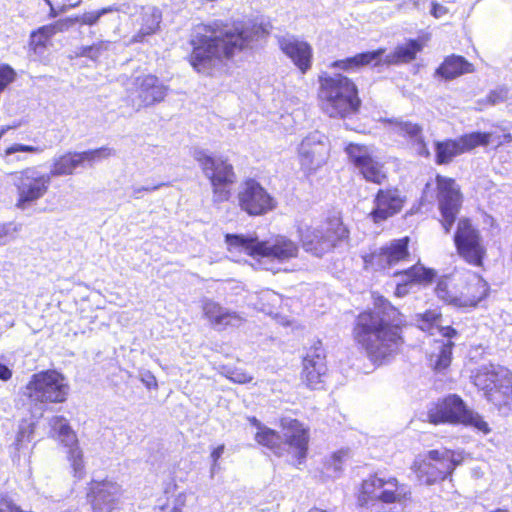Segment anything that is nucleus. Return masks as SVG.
<instances>
[{"label": "nucleus", "mask_w": 512, "mask_h": 512, "mask_svg": "<svg viewBox=\"0 0 512 512\" xmlns=\"http://www.w3.org/2000/svg\"><path fill=\"white\" fill-rule=\"evenodd\" d=\"M257 34L255 26L240 21L223 23L217 20L208 25H199L191 35L189 62L198 73L210 74L224 58H231L235 53L249 48Z\"/></svg>", "instance_id": "1"}, {"label": "nucleus", "mask_w": 512, "mask_h": 512, "mask_svg": "<svg viewBox=\"0 0 512 512\" xmlns=\"http://www.w3.org/2000/svg\"><path fill=\"white\" fill-rule=\"evenodd\" d=\"M401 322L399 311L379 299L373 309L357 316L353 338L373 364L383 365L394 359L404 344Z\"/></svg>", "instance_id": "2"}, {"label": "nucleus", "mask_w": 512, "mask_h": 512, "mask_svg": "<svg viewBox=\"0 0 512 512\" xmlns=\"http://www.w3.org/2000/svg\"><path fill=\"white\" fill-rule=\"evenodd\" d=\"M225 242L231 253L243 252L250 255L265 270L274 273L281 270V264L296 258L299 252L298 245L282 235L262 241L250 235L226 234Z\"/></svg>", "instance_id": "3"}, {"label": "nucleus", "mask_w": 512, "mask_h": 512, "mask_svg": "<svg viewBox=\"0 0 512 512\" xmlns=\"http://www.w3.org/2000/svg\"><path fill=\"white\" fill-rule=\"evenodd\" d=\"M319 103L322 111L333 118H346L356 114L361 100L355 83L342 74L319 77Z\"/></svg>", "instance_id": "4"}, {"label": "nucleus", "mask_w": 512, "mask_h": 512, "mask_svg": "<svg viewBox=\"0 0 512 512\" xmlns=\"http://www.w3.org/2000/svg\"><path fill=\"white\" fill-rule=\"evenodd\" d=\"M284 429V439L280 434L270 428H260L255 435L258 444L268 448L275 455L282 456L285 452L299 460L306 457L308 445V431L296 419L284 418L281 421Z\"/></svg>", "instance_id": "5"}, {"label": "nucleus", "mask_w": 512, "mask_h": 512, "mask_svg": "<svg viewBox=\"0 0 512 512\" xmlns=\"http://www.w3.org/2000/svg\"><path fill=\"white\" fill-rule=\"evenodd\" d=\"M297 232L303 249L317 257H322L349 236L342 220L335 216L319 224L301 222Z\"/></svg>", "instance_id": "6"}, {"label": "nucleus", "mask_w": 512, "mask_h": 512, "mask_svg": "<svg viewBox=\"0 0 512 512\" xmlns=\"http://www.w3.org/2000/svg\"><path fill=\"white\" fill-rule=\"evenodd\" d=\"M422 50V44L418 40H409L403 45H399L389 54H385L384 48L374 51H367L356 54L346 59L337 60L332 63V67L344 71H357L365 66H379L381 64L396 65L408 63L416 58V54Z\"/></svg>", "instance_id": "7"}, {"label": "nucleus", "mask_w": 512, "mask_h": 512, "mask_svg": "<svg viewBox=\"0 0 512 512\" xmlns=\"http://www.w3.org/2000/svg\"><path fill=\"white\" fill-rule=\"evenodd\" d=\"M487 401L501 408L512 402V373L501 365H483L473 377Z\"/></svg>", "instance_id": "8"}, {"label": "nucleus", "mask_w": 512, "mask_h": 512, "mask_svg": "<svg viewBox=\"0 0 512 512\" xmlns=\"http://www.w3.org/2000/svg\"><path fill=\"white\" fill-rule=\"evenodd\" d=\"M428 418L434 424L462 423L473 426L485 434L490 431L483 418L478 413L469 410L464 401L455 394L449 395L433 405L428 410Z\"/></svg>", "instance_id": "9"}, {"label": "nucleus", "mask_w": 512, "mask_h": 512, "mask_svg": "<svg viewBox=\"0 0 512 512\" xmlns=\"http://www.w3.org/2000/svg\"><path fill=\"white\" fill-rule=\"evenodd\" d=\"M16 188V206L25 210L44 197L51 185V175L43 172L38 166L26 167L11 174Z\"/></svg>", "instance_id": "10"}, {"label": "nucleus", "mask_w": 512, "mask_h": 512, "mask_svg": "<svg viewBox=\"0 0 512 512\" xmlns=\"http://www.w3.org/2000/svg\"><path fill=\"white\" fill-rule=\"evenodd\" d=\"M194 158L213 188V201L224 202L229 199L230 186L236 181L233 166L221 156H211L204 151H196Z\"/></svg>", "instance_id": "11"}, {"label": "nucleus", "mask_w": 512, "mask_h": 512, "mask_svg": "<svg viewBox=\"0 0 512 512\" xmlns=\"http://www.w3.org/2000/svg\"><path fill=\"white\" fill-rule=\"evenodd\" d=\"M168 90V86L152 74L134 77L126 87L128 101L136 112L164 101Z\"/></svg>", "instance_id": "12"}, {"label": "nucleus", "mask_w": 512, "mask_h": 512, "mask_svg": "<svg viewBox=\"0 0 512 512\" xmlns=\"http://www.w3.org/2000/svg\"><path fill=\"white\" fill-rule=\"evenodd\" d=\"M458 463L454 452L450 450H430L425 457L415 460L413 468L419 481L431 485L444 480Z\"/></svg>", "instance_id": "13"}, {"label": "nucleus", "mask_w": 512, "mask_h": 512, "mask_svg": "<svg viewBox=\"0 0 512 512\" xmlns=\"http://www.w3.org/2000/svg\"><path fill=\"white\" fill-rule=\"evenodd\" d=\"M68 389L63 375L54 370L34 374L27 385L28 397L40 403L64 402Z\"/></svg>", "instance_id": "14"}, {"label": "nucleus", "mask_w": 512, "mask_h": 512, "mask_svg": "<svg viewBox=\"0 0 512 512\" xmlns=\"http://www.w3.org/2000/svg\"><path fill=\"white\" fill-rule=\"evenodd\" d=\"M360 501L379 500L383 503H401L410 495L405 485H400L396 478L388 479L371 476L362 483Z\"/></svg>", "instance_id": "15"}, {"label": "nucleus", "mask_w": 512, "mask_h": 512, "mask_svg": "<svg viewBox=\"0 0 512 512\" xmlns=\"http://www.w3.org/2000/svg\"><path fill=\"white\" fill-rule=\"evenodd\" d=\"M409 238L394 239L385 245L375 248L368 254L363 255L365 268L375 271L385 270L393 267L409 257Z\"/></svg>", "instance_id": "16"}, {"label": "nucleus", "mask_w": 512, "mask_h": 512, "mask_svg": "<svg viewBox=\"0 0 512 512\" xmlns=\"http://www.w3.org/2000/svg\"><path fill=\"white\" fill-rule=\"evenodd\" d=\"M238 201L240 208L251 216L264 215L276 207L275 199L253 179L241 185Z\"/></svg>", "instance_id": "17"}, {"label": "nucleus", "mask_w": 512, "mask_h": 512, "mask_svg": "<svg viewBox=\"0 0 512 512\" xmlns=\"http://www.w3.org/2000/svg\"><path fill=\"white\" fill-rule=\"evenodd\" d=\"M438 203L442 216L441 224L448 234L456 220L461 207V195L455 181L437 176Z\"/></svg>", "instance_id": "18"}, {"label": "nucleus", "mask_w": 512, "mask_h": 512, "mask_svg": "<svg viewBox=\"0 0 512 512\" xmlns=\"http://www.w3.org/2000/svg\"><path fill=\"white\" fill-rule=\"evenodd\" d=\"M451 286V279H442L437 283L435 292L438 298L456 306H476L489 290L488 283L479 277H475V283L467 288L465 294L458 295L451 290Z\"/></svg>", "instance_id": "19"}, {"label": "nucleus", "mask_w": 512, "mask_h": 512, "mask_svg": "<svg viewBox=\"0 0 512 512\" xmlns=\"http://www.w3.org/2000/svg\"><path fill=\"white\" fill-rule=\"evenodd\" d=\"M50 426L57 434L61 443L67 448V459L70 462L74 477L82 478L84 475L83 452L78 445L76 434L72 431L66 419L54 416L50 419Z\"/></svg>", "instance_id": "20"}, {"label": "nucleus", "mask_w": 512, "mask_h": 512, "mask_svg": "<svg viewBox=\"0 0 512 512\" xmlns=\"http://www.w3.org/2000/svg\"><path fill=\"white\" fill-rule=\"evenodd\" d=\"M459 254L470 264L480 266L485 250L480 243V236L468 219H460L454 236Z\"/></svg>", "instance_id": "21"}, {"label": "nucleus", "mask_w": 512, "mask_h": 512, "mask_svg": "<svg viewBox=\"0 0 512 512\" xmlns=\"http://www.w3.org/2000/svg\"><path fill=\"white\" fill-rule=\"evenodd\" d=\"M350 161L366 181L382 184L386 179L383 164L375 160L366 146L350 144L346 148Z\"/></svg>", "instance_id": "22"}, {"label": "nucleus", "mask_w": 512, "mask_h": 512, "mask_svg": "<svg viewBox=\"0 0 512 512\" xmlns=\"http://www.w3.org/2000/svg\"><path fill=\"white\" fill-rule=\"evenodd\" d=\"M328 152L326 137L322 133L315 131L309 134L299 146L302 168L310 172L321 167L328 157Z\"/></svg>", "instance_id": "23"}, {"label": "nucleus", "mask_w": 512, "mask_h": 512, "mask_svg": "<svg viewBox=\"0 0 512 512\" xmlns=\"http://www.w3.org/2000/svg\"><path fill=\"white\" fill-rule=\"evenodd\" d=\"M405 200V196L397 188L379 189L373 201L374 208L369 216L374 223H381L398 214Z\"/></svg>", "instance_id": "24"}, {"label": "nucleus", "mask_w": 512, "mask_h": 512, "mask_svg": "<svg viewBox=\"0 0 512 512\" xmlns=\"http://www.w3.org/2000/svg\"><path fill=\"white\" fill-rule=\"evenodd\" d=\"M327 367L324 349L320 342L309 349L303 358V369L301 379L311 389H318L323 383Z\"/></svg>", "instance_id": "25"}, {"label": "nucleus", "mask_w": 512, "mask_h": 512, "mask_svg": "<svg viewBox=\"0 0 512 512\" xmlns=\"http://www.w3.org/2000/svg\"><path fill=\"white\" fill-rule=\"evenodd\" d=\"M279 47L302 73L311 68L312 47L307 42L294 36H285L279 39Z\"/></svg>", "instance_id": "26"}, {"label": "nucleus", "mask_w": 512, "mask_h": 512, "mask_svg": "<svg viewBox=\"0 0 512 512\" xmlns=\"http://www.w3.org/2000/svg\"><path fill=\"white\" fill-rule=\"evenodd\" d=\"M386 122L391 125L395 133L409 139L418 155L429 157L430 152L424 140L423 128L419 124L403 118H392Z\"/></svg>", "instance_id": "27"}, {"label": "nucleus", "mask_w": 512, "mask_h": 512, "mask_svg": "<svg viewBox=\"0 0 512 512\" xmlns=\"http://www.w3.org/2000/svg\"><path fill=\"white\" fill-rule=\"evenodd\" d=\"M120 486L111 481L96 484L92 488L91 500L93 512H111L120 497Z\"/></svg>", "instance_id": "28"}, {"label": "nucleus", "mask_w": 512, "mask_h": 512, "mask_svg": "<svg viewBox=\"0 0 512 512\" xmlns=\"http://www.w3.org/2000/svg\"><path fill=\"white\" fill-rule=\"evenodd\" d=\"M435 271L427 269L422 265H413L408 269L394 273V276L400 277L396 286L395 294L404 296L408 293V286L414 283H429L435 277Z\"/></svg>", "instance_id": "29"}, {"label": "nucleus", "mask_w": 512, "mask_h": 512, "mask_svg": "<svg viewBox=\"0 0 512 512\" xmlns=\"http://www.w3.org/2000/svg\"><path fill=\"white\" fill-rule=\"evenodd\" d=\"M203 312L211 324L218 329L227 326L239 327L243 322V318L238 313L231 312L211 300L204 302Z\"/></svg>", "instance_id": "30"}, {"label": "nucleus", "mask_w": 512, "mask_h": 512, "mask_svg": "<svg viewBox=\"0 0 512 512\" xmlns=\"http://www.w3.org/2000/svg\"><path fill=\"white\" fill-rule=\"evenodd\" d=\"M442 333V335L448 340L446 342L441 341L437 342V345L435 347V351L431 353L430 355V364L431 366L438 372H441L449 367L452 359V348L454 346L453 342L450 341L451 338H453L457 332L454 328L447 326V327H440L437 330Z\"/></svg>", "instance_id": "31"}, {"label": "nucleus", "mask_w": 512, "mask_h": 512, "mask_svg": "<svg viewBox=\"0 0 512 512\" xmlns=\"http://www.w3.org/2000/svg\"><path fill=\"white\" fill-rule=\"evenodd\" d=\"M473 71V65L464 57L451 55L445 58L443 63L436 70L441 77L450 80Z\"/></svg>", "instance_id": "32"}, {"label": "nucleus", "mask_w": 512, "mask_h": 512, "mask_svg": "<svg viewBox=\"0 0 512 512\" xmlns=\"http://www.w3.org/2000/svg\"><path fill=\"white\" fill-rule=\"evenodd\" d=\"M82 166L78 152H68L54 157L48 175L52 177L72 175L74 171Z\"/></svg>", "instance_id": "33"}, {"label": "nucleus", "mask_w": 512, "mask_h": 512, "mask_svg": "<svg viewBox=\"0 0 512 512\" xmlns=\"http://www.w3.org/2000/svg\"><path fill=\"white\" fill-rule=\"evenodd\" d=\"M461 154L463 153L457 139L435 142V161L439 165L448 164Z\"/></svg>", "instance_id": "34"}, {"label": "nucleus", "mask_w": 512, "mask_h": 512, "mask_svg": "<svg viewBox=\"0 0 512 512\" xmlns=\"http://www.w3.org/2000/svg\"><path fill=\"white\" fill-rule=\"evenodd\" d=\"M491 135L483 132H472L457 138L462 153L468 152L478 146H486L490 142Z\"/></svg>", "instance_id": "35"}, {"label": "nucleus", "mask_w": 512, "mask_h": 512, "mask_svg": "<svg viewBox=\"0 0 512 512\" xmlns=\"http://www.w3.org/2000/svg\"><path fill=\"white\" fill-rule=\"evenodd\" d=\"M441 313L437 310H427L423 314H418L416 318L417 326L425 332L433 335L439 329Z\"/></svg>", "instance_id": "36"}, {"label": "nucleus", "mask_w": 512, "mask_h": 512, "mask_svg": "<svg viewBox=\"0 0 512 512\" xmlns=\"http://www.w3.org/2000/svg\"><path fill=\"white\" fill-rule=\"evenodd\" d=\"M160 20L161 14L155 8L151 9L150 13H145L143 16L144 23L139 33L134 36V41L140 42L144 36L154 33L159 26Z\"/></svg>", "instance_id": "37"}, {"label": "nucleus", "mask_w": 512, "mask_h": 512, "mask_svg": "<svg viewBox=\"0 0 512 512\" xmlns=\"http://www.w3.org/2000/svg\"><path fill=\"white\" fill-rule=\"evenodd\" d=\"M119 10V7L116 4H114L96 11H89L83 13L82 15L75 16L74 20H76V23H80L81 25L93 26L98 23L99 19L102 16L108 13L118 12Z\"/></svg>", "instance_id": "38"}, {"label": "nucleus", "mask_w": 512, "mask_h": 512, "mask_svg": "<svg viewBox=\"0 0 512 512\" xmlns=\"http://www.w3.org/2000/svg\"><path fill=\"white\" fill-rule=\"evenodd\" d=\"M82 166L87 163L90 167L103 159H107L115 154V151L109 147H100L94 150L78 152Z\"/></svg>", "instance_id": "39"}, {"label": "nucleus", "mask_w": 512, "mask_h": 512, "mask_svg": "<svg viewBox=\"0 0 512 512\" xmlns=\"http://www.w3.org/2000/svg\"><path fill=\"white\" fill-rule=\"evenodd\" d=\"M43 149L38 146H31V145H24V144H13L10 147H8L3 154V157L7 163H12L14 161H24L25 158L17 155L14 156L17 153L20 152H28V153H41Z\"/></svg>", "instance_id": "40"}, {"label": "nucleus", "mask_w": 512, "mask_h": 512, "mask_svg": "<svg viewBox=\"0 0 512 512\" xmlns=\"http://www.w3.org/2000/svg\"><path fill=\"white\" fill-rule=\"evenodd\" d=\"M56 35L51 24L44 25L30 35V44L36 47H45L46 43Z\"/></svg>", "instance_id": "41"}, {"label": "nucleus", "mask_w": 512, "mask_h": 512, "mask_svg": "<svg viewBox=\"0 0 512 512\" xmlns=\"http://www.w3.org/2000/svg\"><path fill=\"white\" fill-rule=\"evenodd\" d=\"M508 98V90L504 87L497 88L495 90L490 91V93L486 96L485 99L481 100L479 103H486L488 105H497L503 103Z\"/></svg>", "instance_id": "42"}, {"label": "nucleus", "mask_w": 512, "mask_h": 512, "mask_svg": "<svg viewBox=\"0 0 512 512\" xmlns=\"http://www.w3.org/2000/svg\"><path fill=\"white\" fill-rule=\"evenodd\" d=\"M226 377L234 383L245 384L252 381V376L240 369H228L226 371Z\"/></svg>", "instance_id": "43"}, {"label": "nucleus", "mask_w": 512, "mask_h": 512, "mask_svg": "<svg viewBox=\"0 0 512 512\" xmlns=\"http://www.w3.org/2000/svg\"><path fill=\"white\" fill-rule=\"evenodd\" d=\"M74 24H76V20H74V17H67L59 19L54 23H51V26L55 34H57L60 32L68 31Z\"/></svg>", "instance_id": "44"}, {"label": "nucleus", "mask_w": 512, "mask_h": 512, "mask_svg": "<svg viewBox=\"0 0 512 512\" xmlns=\"http://www.w3.org/2000/svg\"><path fill=\"white\" fill-rule=\"evenodd\" d=\"M348 457V452L344 450H340L333 454L331 458L330 466L333 468L334 472H340L342 470V463Z\"/></svg>", "instance_id": "45"}, {"label": "nucleus", "mask_w": 512, "mask_h": 512, "mask_svg": "<svg viewBox=\"0 0 512 512\" xmlns=\"http://www.w3.org/2000/svg\"><path fill=\"white\" fill-rule=\"evenodd\" d=\"M110 46V41H99L91 45V49H93L92 60H97L103 54L104 51H107L110 48Z\"/></svg>", "instance_id": "46"}, {"label": "nucleus", "mask_w": 512, "mask_h": 512, "mask_svg": "<svg viewBox=\"0 0 512 512\" xmlns=\"http://www.w3.org/2000/svg\"><path fill=\"white\" fill-rule=\"evenodd\" d=\"M225 450L224 444L219 445L211 452L212 466H211V476H213L218 468V460L221 458Z\"/></svg>", "instance_id": "47"}, {"label": "nucleus", "mask_w": 512, "mask_h": 512, "mask_svg": "<svg viewBox=\"0 0 512 512\" xmlns=\"http://www.w3.org/2000/svg\"><path fill=\"white\" fill-rule=\"evenodd\" d=\"M140 380L148 389L158 387L156 377L150 371L141 372Z\"/></svg>", "instance_id": "48"}, {"label": "nucleus", "mask_w": 512, "mask_h": 512, "mask_svg": "<svg viewBox=\"0 0 512 512\" xmlns=\"http://www.w3.org/2000/svg\"><path fill=\"white\" fill-rule=\"evenodd\" d=\"M161 185L154 186H133L132 187V196L136 199L140 198V194L142 192H152L157 190Z\"/></svg>", "instance_id": "49"}, {"label": "nucleus", "mask_w": 512, "mask_h": 512, "mask_svg": "<svg viewBox=\"0 0 512 512\" xmlns=\"http://www.w3.org/2000/svg\"><path fill=\"white\" fill-rule=\"evenodd\" d=\"M447 13H448V9L445 6H443L439 3H436V2H432L431 14L435 18H441V17L445 16Z\"/></svg>", "instance_id": "50"}, {"label": "nucleus", "mask_w": 512, "mask_h": 512, "mask_svg": "<svg viewBox=\"0 0 512 512\" xmlns=\"http://www.w3.org/2000/svg\"><path fill=\"white\" fill-rule=\"evenodd\" d=\"M12 377V370L0 359V380L8 381Z\"/></svg>", "instance_id": "51"}, {"label": "nucleus", "mask_w": 512, "mask_h": 512, "mask_svg": "<svg viewBox=\"0 0 512 512\" xmlns=\"http://www.w3.org/2000/svg\"><path fill=\"white\" fill-rule=\"evenodd\" d=\"M10 225L0 226V245H4L7 242Z\"/></svg>", "instance_id": "52"}, {"label": "nucleus", "mask_w": 512, "mask_h": 512, "mask_svg": "<svg viewBox=\"0 0 512 512\" xmlns=\"http://www.w3.org/2000/svg\"><path fill=\"white\" fill-rule=\"evenodd\" d=\"M92 51H93V49H91V45L90 46H82L80 48L79 55L82 57H87L92 60Z\"/></svg>", "instance_id": "53"}, {"label": "nucleus", "mask_w": 512, "mask_h": 512, "mask_svg": "<svg viewBox=\"0 0 512 512\" xmlns=\"http://www.w3.org/2000/svg\"><path fill=\"white\" fill-rule=\"evenodd\" d=\"M25 437H26V431L25 430H20L18 432L17 438H16V446H17L18 450L20 449V446L22 445V442L24 441ZM27 438H29V435H27Z\"/></svg>", "instance_id": "54"}, {"label": "nucleus", "mask_w": 512, "mask_h": 512, "mask_svg": "<svg viewBox=\"0 0 512 512\" xmlns=\"http://www.w3.org/2000/svg\"><path fill=\"white\" fill-rule=\"evenodd\" d=\"M45 3L49 6V18H56L58 16V12H56V8L53 6L51 0H44Z\"/></svg>", "instance_id": "55"}, {"label": "nucleus", "mask_w": 512, "mask_h": 512, "mask_svg": "<svg viewBox=\"0 0 512 512\" xmlns=\"http://www.w3.org/2000/svg\"><path fill=\"white\" fill-rule=\"evenodd\" d=\"M45 3L49 6V18H56L58 16V12H56V8L53 6L51 0H44Z\"/></svg>", "instance_id": "56"}, {"label": "nucleus", "mask_w": 512, "mask_h": 512, "mask_svg": "<svg viewBox=\"0 0 512 512\" xmlns=\"http://www.w3.org/2000/svg\"><path fill=\"white\" fill-rule=\"evenodd\" d=\"M265 296L270 299L273 303H278L281 301L280 296L272 291H268L265 293Z\"/></svg>", "instance_id": "57"}, {"label": "nucleus", "mask_w": 512, "mask_h": 512, "mask_svg": "<svg viewBox=\"0 0 512 512\" xmlns=\"http://www.w3.org/2000/svg\"><path fill=\"white\" fill-rule=\"evenodd\" d=\"M249 421L252 425L258 428V431H260V428H267L266 426H263L256 417L249 418Z\"/></svg>", "instance_id": "58"}, {"label": "nucleus", "mask_w": 512, "mask_h": 512, "mask_svg": "<svg viewBox=\"0 0 512 512\" xmlns=\"http://www.w3.org/2000/svg\"><path fill=\"white\" fill-rule=\"evenodd\" d=\"M175 505L182 508L185 505V495L180 494L175 500Z\"/></svg>", "instance_id": "59"}, {"label": "nucleus", "mask_w": 512, "mask_h": 512, "mask_svg": "<svg viewBox=\"0 0 512 512\" xmlns=\"http://www.w3.org/2000/svg\"><path fill=\"white\" fill-rule=\"evenodd\" d=\"M71 2L69 4H65L66 6H69V10L72 8H76L81 4V0H70Z\"/></svg>", "instance_id": "60"}, {"label": "nucleus", "mask_w": 512, "mask_h": 512, "mask_svg": "<svg viewBox=\"0 0 512 512\" xmlns=\"http://www.w3.org/2000/svg\"><path fill=\"white\" fill-rule=\"evenodd\" d=\"M68 10H69V6H66V5H62L59 8H56V12H58V15L62 14V13H65Z\"/></svg>", "instance_id": "61"}, {"label": "nucleus", "mask_w": 512, "mask_h": 512, "mask_svg": "<svg viewBox=\"0 0 512 512\" xmlns=\"http://www.w3.org/2000/svg\"><path fill=\"white\" fill-rule=\"evenodd\" d=\"M11 127L10 126H4L1 128L0 130V137L2 138V136L10 129Z\"/></svg>", "instance_id": "62"}, {"label": "nucleus", "mask_w": 512, "mask_h": 512, "mask_svg": "<svg viewBox=\"0 0 512 512\" xmlns=\"http://www.w3.org/2000/svg\"><path fill=\"white\" fill-rule=\"evenodd\" d=\"M171 512H182V508L177 505H174Z\"/></svg>", "instance_id": "63"}]
</instances>
